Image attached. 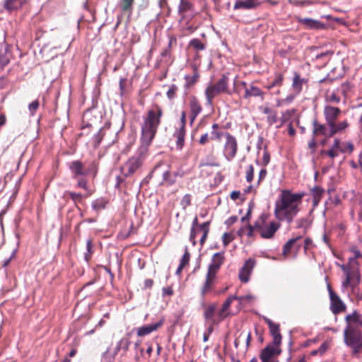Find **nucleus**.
Listing matches in <instances>:
<instances>
[{
    "instance_id": "6",
    "label": "nucleus",
    "mask_w": 362,
    "mask_h": 362,
    "mask_svg": "<svg viewBox=\"0 0 362 362\" xmlns=\"http://www.w3.org/2000/svg\"><path fill=\"white\" fill-rule=\"evenodd\" d=\"M344 342L347 346H356L362 343L361 333L359 330L349 325L344 331Z\"/></svg>"
},
{
    "instance_id": "62",
    "label": "nucleus",
    "mask_w": 362,
    "mask_h": 362,
    "mask_svg": "<svg viewBox=\"0 0 362 362\" xmlns=\"http://www.w3.org/2000/svg\"><path fill=\"white\" fill-rule=\"evenodd\" d=\"M210 139L208 133L202 134L199 140V144L201 145H205Z\"/></svg>"
},
{
    "instance_id": "14",
    "label": "nucleus",
    "mask_w": 362,
    "mask_h": 362,
    "mask_svg": "<svg viewBox=\"0 0 362 362\" xmlns=\"http://www.w3.org/2000/svg\"><path fill=\"white\" fill-rule=\"evenodd\" d=\"M330 299V309L333 314L337 315L346 309V304L341 300L337 294H332Z\"/></svg>"
},
{
    "instance_id": "48",
    "label": "nucleus",
    "mask_w": 362,
    "mask_h": 362,
    "mask_svg": "<svg viewBox=\"0 0 362 362\" xmlns=\"http://www.w3.org/2000/svg\"><path fill=\"white\" fill-rule=\"evenodd\" d=\"M254 176V168L252 165H249L246 171V180L248 182H252Z\"/></svg>"
},
{
    "instance_id": "55",
    "label": "nucleus",
    "mask_w": 362,
    "mask_h": 362,
    "mask_svg": "<svg viewBox=\"0 0 362 362\" xmlns=\"http://www.w3.org/2000/svg\"><path fill=\"white\" fill-rule=\"evenodd\" d=\"M186 125V112L185 111H182L181 112V117L179 126L177 128L185 129Z\"/></svg>"
},
{
    "instance_id": "7",
    "label": "nucleus",
    "mask_w": 362,
    "mask_h": 362,
    "mask_svg": "<svg viewBox=\"0 0 362 362\" xmlns=\"http://www.w3.org/2000/svg\"><path fill=\"white\" fill-rule=\"evenodd\" d=\"M226 143L224 144V156L228 160H231L236 155L238 151V144L235 136L226 132Z\"/></svg>"
},
{
    "instance_id": "37",
    "label": "nucleus",
    "mask_w": 362,
    "mask_h": 362,
    "mask_svg": "<svg viewBox=\"0 0 362 362\" xmlns=\"http://www.w3.org/2000/svg\"><path fill=\"white\" fill-rule=\"evenodd\" d=\"M189 45L194 49L201 51L205 49V45L199 39H193L190 41Z\"/></svg>"
},
{
    "instance_id": "27",
    "label": "nucleus",
    "mask_w": 362,
    "mask_h": 362,
    "mask_svg": "<svg viewBox=\"0 0 362 362\" xmlns=\"http://www.w3.org/2000/svg\"><path fill=\"white\" fill-rule=\"evenodd\" d=\"M345 320L348 323L354 322L362 327V315L356 310L351 314L346 315Z\"/></svg>"
},
{
    "instance_id": "11",
    "label": "nucleus",
    "mask_w": 362,
    "mask_h": 362,
    "mask_svg": "<svg viewBox=\"0 0 362 362\" xmlns=\"http://www.w3.org/2000/svg\"><path fill=\"white\" fill-rule=\"evenodd\" d=\"M264 322L267 324L269 332L272 337V344L274 345L281 344L282 336L280 333V326L279 324H276L267 317L264 318Z\"/></svg>"
},
{
    "instance_id": "39",
    "label": "nucleus",
    "mask_w": 362,
    "mask_h": 362,
    "mask_svg": "<svg viewBox=\"0 0 362 362\" xmlns=\"http://www.w3.org/2000/svg\"><path fill=\"white\" fill-rule=\"evenodd\" d=\"M178 88L176 85L172 84L168 90L167 91V97L169 100H173L175 98Z\"/></svg>"
},
{
    "instance_id": "19",
    "label": "nucleus",
    "mask_w": 362,
    "mask_h": 362,
    "mask_svg": "<svg viewBox=\"0 0 362 362\" xmlns=\"http://www.w3.org/2000/svg\"><path fill=\"white\" fill-rule=\"evenodd\" d=\"M260 5L259 0H237L234 6V10L245 9L250 10L254 9Z\"/></svg>"
},
{
    "instance_id": "35",
    "label": "nucleus",
    "mask_w": 362,
    "mask_h": 362,
    "mask_svg": "<svg viewBox=\"0 0 362 362\" xmlns=\"http://www.w3.org/2000/svg\"><path fill=\"white\" fill-rule=\"evenodd\" d=\"M199 74L197 70H194V74L192 76H186L185 77L186 81V86L189 87L194 85L198 80Z\"/></svg>"
},
{
    "instance_id": "24",
    "label": "nucleus",
    "mask_w": 362,
    "mask_h": 362,
    "mask_svg": "<svg viewBox=\"0 0 362 362\" xmlns=\"http://www.w3.org/2000/svg\"><path fill=\"white\" fill-rule=\"evenodd\" d=\"M225 134L226 132L220 129L219 125L215 123L211 127L210 139L220 141L222 137L225 136Z\"/></svg>"
},
{
    "instance_id": "36",
    "label": "nucleus",
    "mask_w": 362,
    "mask_h": 362,
    "mask_svg": "<svg viewBox=\"0 0 362 362\" xmlns=\"http://www.w3.org/2000/svg\"><path fill=\"white\" fill-rule=\"evenodd\" d=\"M77 187L85 189L87 192V194L85 197H88L92 194V191L88 186L87 180L83 178H80L78 180Z\"/></svg>"
},
{
    "instance_id": "29",
    "label": "nucleus",
    "mask_w": 362,
    "mask_h": 362,
    "mask_svg": "<svg viewBox=\"0 0 362 362\" xmlns=\"http://www.w3.org/2000/svg\"><path fill=\"white\" fill-rule=\"evenodd\" d=\"M21 7L19 0H5L4 8L8 12H11Z\"/></svg>"
},
{
    "instance_id": "46",
    "label": "nucleus",
    "mask_w": 362,
    "mask_h": 362,
    "mask_svg": "<svg viewBox=\"0 0 362 362\" xmlns=\"http://www.w3.org/2000/svg\"><path fill=\"white\" fill-rule=\"evenodd\" d=\"M349 126V124L346 120L339 122V123L335 122V127L338 132H341L346 129Z\"/></svg>"
},
{
    "instance_id": "50",
    "label": "nucleus",
    "mask_w": 362,
    "mask_h": 362,
    "mask_svg": "<svg viewBox=\"0 0 362 362\" xmlns=\"http://www.w3.org/2000/svg\"><path fill=\"white\" fill-rule=\"evenodd\" d=\"M115 356L109 353V349L103 354V359L105 362H112Z\"/></svg>"
},
{
    "instance_id": "18",
    "label": "nucleus",
    "mask_w": 362,
    "mask_h": 362,
    "mask_svg": "<svg viewBox=\"0 0 362 362\" xmlns=\"http://www.w3.org/2000/svg\"><path fill=\"white\" fill-rule=\"evenodd\" d=\"M298 22L308 29L320 30L325 28L322 22L309 18H298Z\"/></svg>"
},
{
    "instance_id": "63",
    "label": "nucleus",
    "mask_w": 362,
    "mask_h": 362,
    "mask_svg": "<svg viewBox=\"0 0 362 362\" xmlns=\"http://www.w3.org/2000/svg\"><path fill=\"white\" fill-rule=\"evenodd\" d=\"M329 346V344L328 341H325L324 343H322L318 349L320 351V355L323 354L328 349Z\"/></svg>"
},
{
    "instance_id": "47",
    "label": "nucleus",
    "mask_w": 362,
    "mask_h": 362,
    "mask_svg": "<svg viewBox=\"0 0 362 362\" xmlns=\"http://www.w3.org/2000/svg\"><path fill=\"white\" fill-rule=\"evenodd\" d=\"M67 194L70 197V198L74 202H80L83 198V195L80 193H76L74 192H67Z\"/></svg>"
},
{
    "instance_id": "2",
    "label": "nucleus",
    "mask_w": 362,
    "mask_h": 362,
    "mask_svg": "<svg viewBox=\"0 0 362 362\" xmlns=\"http://www.w3.org/2000/svg\"><path fill=\"white\" fill-rule=\"evenodd\" d=\"M303 192L293 193L291 190L284 189L275 202L274 214L281 222L290 225L301 210Z\"/></svg>"
},
{
    "instance_id": "25",
    "label": "nucleus",
    "mask_w": 362,
    "mask_h": 362,
    "mask_svg": "<svg viewBox=\"0 0 362 362\" xmlns=\"http://www.w3.org/2000/svg\"><path fill=\"white\" fill-rule=\"evenodd\" d=\"M295 223L296 228H303L305 233L311 224V220L309 216L300 217L295 221Z\"/></svg>"
},
{
    "instance_id": "33",
    "label": "nucleus",
    "mask_w": 362,
    "mask_h": 362,
    "mask_svg": "<svg viewBox=\"0 0 362 362\" xmlns=\"http://www.w3.org/2000/svg\"><path fill=\"white\" fill-rule=\"evenodd\" d=\"M246 230V235L248 237L253 236L254 232L256 231V227H255L254 225L247 224L245 227H242L239 231L238 233L240 235H242L245 231Z\"/></svg>"
},
{
    "instance_id": "9",
    "label": "nucleus",
    "mask_w": 362,
    "mask_h": 362,
    "mask_svg": "<svg viewBox=\"0 0 362 362\" xmlns=\"http://www.w3.org/2000/svg\"><path fill=\"white\" fill-rule=\"evenodd\" d=\"M279 345H274L273 344H268L264 349H262L260 358L262 362H269L271 360L275 358L281 353V349Z\"/></svg>"
},
{
    "instance_id": "51",
    "label": "nucleus",
    "mask_w": 362,
    "mask_h": 362,
    "mask_svg": "<svg viewBox=\"0 0 362 362\" xmlns=\"http://www.w3.org/2000/svg\"><path fill=\"white\" fill-rule=\"evenodd\" d=\"M233 238L231 234L225 233L222 237L223 245L227 246L233 240Z\"/></svg>"
},
{
    "instance_id": "58",
    "label": "nucleus",
    "mask_w": 362,
    "mask_h": 362,
    "mask_svg": "<svg viewBox=\"0 0 362 362\" xmlns=\"http://www.w3.org/2000/svg\"><path fill=\"white\" fill-rule=\"evenodd\" d=\"M102 129H100L98 132V134L95 136L94 138V141H93V143H94V146L95 147H97L100 143V141L103 138V134H102Z\"/></svg>"
},
{
    "instance_id": "13",
    "label": "nucleus",
    "mask_w": 362,
    "mask_h": 362,
    "mask_svg": "<svg viewBox=\"0 0 362 362\" xmlns=\"http://www.w3.org/2000/svg\"><path fill=\"white\" fill-rule=\"evenodd\" d=\"M163 165H156L151 173V177H158L161 175L163 178L161 184L166 183L168 185H172L174 183L175 180L171 179L170 171L166 169H163Z\"/></svg>"
},
{
    "instance_id": "12",
    "label": "nucleus",
    "mask_w": 362,
    "mask_h": 362,
    "mask_svg": "<svg viewBox=\"0 0 362 362\" xmlns=\"http://www.w3.org/2000/svg\"><path fill=\"white\" fill-rule=\"evenodd\" d=\"M256 261L255 259L250 258L246 260L240 270L239 278L243 282H247L250 279V276L255 267Z\"/></svg>"
},
{
    "instance_id": "3",
    "label": "nucleus",
    "mask_w": 362,
    "mask_h": 362,
    "mask_svg": "<svg viewBox=\"0 0 362 362\" xmlns=\"http://www.w3.org/2000/svg\"><path fill=\"white\" fill-rule=\"evenodd\" d=\"M281 224L276 221H269L265 214H262L255 223L256 231L261 237L265 239L273 238L275 233L279 229Z\"/></svg>"
},
{
    "instance_id": "23",
    "label": "nucleus",
    "mask_w": 362,
    "mask_h": 362,
    "mask_svg": "<svg viewBox=\"0 0 362 362\" xmlns=\"http://www.w3.org/2000/svg\"><path fill=\"white\" fill-rule=\"evenodd\" d=\"M236 300V296H229L223 303L221 309L219 310L218 315L220 317V320H223L228 315V309L232 303V302Z\"/></svg>"
},
{
    "instance_id": "42",
    "label": "nucleus",
    "mask_w": 362,
    "mask_h": 362,
    "mask_svg": "<svg viewBox=\"0 0 362 362\" xmlns=\"http://www.w3.org/2000/svg\"><path fill=\"white\" fill-rule=\"evenodd\" d=\"M254 299H255V297L251 294H247V295L242 296H236V300H238L240 303H250L252 300H253Z\"/></svg>"
},
{
    "instance_id": "20",
    "label": "nucleus",
    "mask_w": 362,
    "mask_h": 362,
    "mask_svg": "<svg viewBox=\"0 0 362 362\" xmlns=\"http://www.w3.org/2000/svg\"><path fill=\"white\" fill-rule=\"evenodd\" d=\"M162 323L160 322L154 324L142 326L138 329L137 335L139 337H144L147 334H149L150 333L156 330L159 327H160Z\"/></svg>"
},
{
    "instance_id": "64",
    "label": "nucleus",
    "mask_w": 362,
    "mask_h": 362,
    "mask_svg": "<svg viewBox=\"0 0 362 362\" xmlns=\"http://www.w3.org/2000/svg\"><path fill=\"white\" fill-rule=\"evenodd\" d=\"M163 296H172L173 294V290L171 287H163L162 289Z\"/></svg>"
},
{
    "instance_id": "30",
    "label": "nucleus",
    "mask_w": 362,
    "mask_h": 362,
    "mask_svg": "<svg viewBox=\"0 0 362 362\" xmlns=\"http://www.w3.org/2000/svg\"><path fill=\"white\" fill-rule=\"evenodd\" d=\"M313 135L314 136L322 134V135H327V128L324 124H321L317 123L316 120L313 121Z\"/></svg>"
},
{
    "instance_id": "21",
    "label": "nucleus",
    "mask_w": 362,
    "mask_h": 362,
    "mask_svg": "<svg viewBox=\"0 0 362 362\" xmlns=\"http://www.w3.org/2000/svg\"><path fill=\"white\" fill-rule=\"evenodd\" d=\"M307 80L305 78H301L300 76L295 73L292 82V88L296 94H298L301 92L303 88V85L306 83Z\"/></svg>"
},
{
    "instance_id": "60",
    "label": "nucleus",
    "mask_w": 362,
    "mask_h": 362,
    "mask_svg": "<svg viewBox=\"0 0 362 362\" xmlns=\"http://www.w3.org/2000/svg\"><path fill=\"white\" fill-rule=\"evenodd\" d=\"M199 231H202L203 233H209V222L206 221L202 223L199 228H197Z\"/></svg>"
},
{
    "instance_id": "57",
    "label": "nucleus",
    "mask_w": 362,
    "mask_h": 362,
    "mask_svg": "<svg viewBox=\"0 0 362 362\" xmlns=\"http://www.w3.org/2000/svg\"><path fill=\"white\" fill-rule=\"evenodd\" d=\"M327 125L329 127V133L328 134H327L326 136L332 137L334 134L339 133L335 127V123H329L327 124Z\"/></svg>"
},
{
    "instance_id": "61",
    "label": "nucleus",
    "mask_w": 362,
    "mask_h": 362,
    "mask_svg": "<svg viewBox=\"0 0 362 362\" xmlns=\"http://www.w3.org/2000/svg\"><path fill=\"white\" fill-rule=\"evenodd\" d=\"M313 192L315 196V199H317L321 197L324 190L320 187H315L313 189Z\"/></svg>"
},
{
    "instance_id": "31",
    "label": "nucleus",
    "mask_w": 362,
    "mask_h": 362,
    "mask_svg": "<svg viewBox=\"0 0 362 362\" xmlns=\"http://www.w3.org/2000/svg\"><path fill=\"white\" fill-rule=\"evenodd\" d=\"M302 236L298 235L296 238L289 239L284 245L283 247V255H287L290 253L291 248L294 245V244L300 239H301Z\"/></svg>"
},
{
    "instance_id": "17",
    "label": "nucleus",
    "mask_w": 362,
    "mask_h": 362,
    "mask_svg": "<svg viewBox=\"0 0 362 362\" xmlns=\"http://www.w3.org/2000/svg\"><path fill=\"white\" fill-rule=\"evenodd\" d=\"M341 110L339 107L331 105H326L324 109V115L327 124L335 123L337 119L341 114Z\"/></svg>"
},
{
    "instance_id": "41",
    "label": "nucleus",
    "mask_w": 362,
    "mask_h": 362,
    "mask_svg": "<svg viewBox=\"0 0 362 362\" xmlns=\"http://www.w3.org/2000/svg\"><path fill=\"white\" fill-rule=\"evenodd\" d=\"M192 8V4L185 0H181L180 4L179 6V11L180 13L190 10Z\"/></svg>"
},
{
    "instance_id": "26",
    "label": "nucleus",
    "mask_w": 362,
    "mask_h": 362,
    "mask_svg": "<svg viewBox=\"0 0 362 362\" xmlns=\"http://www.w3.org/2000/svg\"><path fill=\"white\" fill-rule=\"evenodd\" d=\"M325 101L329 103L338 104L340 102V97L335 90H327L325 95Z\"/></svg>"
},
{
    "instance_id": "52",
    "label": "nucleus",
    "mask_w": 362,
    "mask_h": 362,
    "mask_svg": "<svg viewBox=\"0 0 362 362\" xmlns=\"http://www.w3.org/2000/svg\"><path fill=\"white\" fill-rule=\"evenodd\" d=\"M199 232V231L197 228H194V227H192L190 236H189V240L192 242V243L194 245L196 244V237Z\"/></svg>"
},
{
    "instance_id": "32",
    "label": "nucleus",
    "mask_w": 362,
    "mask_h": 362,
    "mask_svg": "<svg viewBox=\"0 0 362 362\" xmlns=\"http://www.w3.org/2000/svg\"><path fill=\"white\" fill-rule=\"evenodd\" d=\"M216 311V305H211L209 307H207L204 311V318L206 321H211L213 323H217V322L215 320V319L213 318L214 313Z\"/></svg>"
},
{
    "instance_id": "8",
    "label": "nucleus",
    "mask_w": 362,
    "mask_h": 362,
    "mask_svg": "<svg viewBox=\"0 0 362 362\" xmlns=\"http://www.w3.org/2000/svg\"><path fill=\"white\" fill-rule=\"evenodd\" d=\"M342 269L346 274V278L341 284L342 288H346L348 286H351L352 289H354L360 282L359 274L356 271H352L344 266L342 267Z\"/></svg>"
},
{
    "instance_id": "45",
    "label": "nucleus",
    "mask_w": 362,
    "mask_h": 362,
    "mask_svg": "<svg viewBox=\"0 0 362 362\" xmlns=\"http://www.w3.org/2000/svg\"><path fill=\"white\" fill-rule=\"evenodd\" d=\"M40 105L39 101L37 100L33 101L28 105V109L31 115H34L37 110L38 109Z\"/></svg>"
},
{
    "instance_id": "38",
    "label": "nucleus",
    "mask_w": 362,
    "mask_h": 362,
    "mask_svg": "<svg viewBox=\"0 0 362 362\" xmlns=\"http://www.w3.org/2000/svg\"><path fill=\"white\" fill-rule=\"evenodd\" d=\"M216 276H209V274H206V279L202 288V294L204 295L210 288Z\"/></svg>"
},
{
    "instance_id": "15",
    "label": "nucleus",
    "mask_w": 362,
    "mask_h": 362,
    "mask_svg": "<svg viewBox=\"0 0 362 362\" xmlns=\"http://www.w3.org/2000/svg\"><path fill=\"white\" fill-rule=\"evenodd\" d=\"M240 84L245 88V94L243 95L244 98L248 99L251 97H261L262 99H263L264 93L258 87L253 84L247 86V84L244 81L240 82Z\"/></svg>"
},
{
    "instance_id": "34",
    "label": "nucleus",
    "mask_w": 362,
    "mask_h": 362,
    "mask_svg": "<svg viewBox=\"0 0 362 362\" xmlns=\"http://www.w3.org/2000/svg\"><path fill=\"white\" fill-rule=\"evenodd\" d=\"M134 1V0H120L119 6L123 11L131 12Z\"/></svg>"
},
{
    "instance_id": "43",
    "label": "nucleus",
    "mask_w": 362,
    "mask_h": 362,
    "mask_svg": "<svg viewBox=\"0 0 362 362\" xmlns=\"http://www.w3.org/2000/svg\"><path fill=\"white\" fill-rule=\"evenodd\" d=\"M9 57L6 54L0 53V71L9 63Z\"/></svg>"
},
{
    "instance_id": "22",
    "label": "nucleus",
    "mask_w": 362,
    "mask_h": 362,
    "mask_svg": "<svg viewBox=\"0 0 362 362\" xmlns=\"http://www.w3.org/2000/svg\"><path fill=\"white\" fill-rule=\"evenodd\" d=\"M185 129L177 128L173 134V137L176 139V147L181 150L185 144Z\"/></svg>"
},
{
    "instance_id": "59",
    "label": "nucleus",
    "mask_w": 362,
    "mask_h": 362,
    "mask_svg": "<svg viewBox=\"0 0 362 362\" xmlns=\"http://www.w3.org/2000/svg\"><path fill=\"white\" fill-rule=\"evenodd\" d=\"M332 148L339 150V151H341V153L346 152V149L340 147V140L339 139H334Z\"/></svg>"
},
{
    "instance_id": "4",
    "label": "nucleus",
    "mask_w": 362,
    "mask_h": 362,
    "mask_svg": "<svg viewBox=\"0 0 362 362\" xmlns=\"http://www.w3.org/2000/svg\"><path fill=\"white\" fill-rule=\"evenodd\" d=\"M228 77L223 75L216 83H211L205 90V95L208 105H211L213 100L221 93L230 94L228 91Z\"/></svg>"
},
{
    "instance_id": "44",
    "label": "nucleus",
    "mask_w": 362,
    "mask_h": 362,
    "mask_svg": "<svg viewBox=\"0 0 362 362\" xmlns=\"http://www.w3.org/2000/svg\"><path fill=\"white\" fill-rule=\"evenodd\" d=\"M120 347H121V349H123L124 351H127L129 349V346L130 345V341L128 338L127 337H123L119 341H118Z\"/></svg>"
},
{
    "instance_id": "56",
    "label": "nucleus",
    "mask_w": 362,
    "mask_h": 362,
    "mask_svg": "<svg viewBox=\"0 0 362 362\" xmlns=\"http://www.w3.org/2000/svg\"><path fill=\"white\" fill-rule=\"evenodd\" d=\"M284 80V76L281 74H276L274 80L272 81L273 85H276V86H280L282 84Z\"/></svg>"
},
{
    "instance_id": "53",
    "label": "nucleus",
    "mask_w": 362,
    "mask_h": 362,
    "mask_svg": "<svg viewBox=\"0 0 362 362\" xmlns=\"http://www.w3.org/2000/svg\"><path fill=\"white\" fill-rule=\"evenodd\" d=\"M339 150H337V149H334V148H330L329 150L325 151H321V153H326L328 156H329L330 158H333L336 156H338V152H339Z\"/></svg>"
},
{
    "instance_id": "49",
    "label": "nucleus",
    "mask_w": 362,
    "mask_h": 362,
    "mask_svg": "<svg viewBox=\"0 0 362 362\" xmlns=\"http://www.w3.org/2000/svg\"><path fill=\"white\" fill-rule=\"evenodd\" d=\"M180 204H181L182 206L183 207V209H186L191 204V195L185 194L182 197Z\"/></svg>"
},
{
    "instance_id": "28",
    "label": "nucleus",
    "mask_w": 362,
    "mask_h": 362,
    "mask_svg": "<svg viewBox=\"0 0 362 362\" xmlns=\"http://www.w3.org/2000/svg\"><path fill=\"white\" fill-rule=\"evenodd\" d=\"M262 112L267 115V121L269 124H273L277 122L276 112L272 110L270 107H264L262 108Z\"/></svg>"
},
{
    "instance_id": "1",
    "label": "nucleus",
    "mask_w": 362,
    "mask_h": 362,
    "mask_svg": "<svg viewBox=\"0 0 362 362\" xmlns=\"http://www.w3.org/2000/svg\"><path fill=\"white\" fill-rule=\"evenodd\" d=\"M163 115V108L158 104H153L143 117L141 146L136 154L129 158L121 167L122 173L125 177L132 175L141 167L148 156V146L154 139L158 128L161 123Z\"/></svg>"
},
{
    "instance_id": "16",
    "label": "nucleus",
    "mask_w": 362,
    "mask_h": 362,
    "mask_svg": "<svg viewBox=\"0 0 362 362\" xmlns=\"http://www.w3.org/2000/svg\"><path fill=\"white\" fill-rule=\"evenodd\" d=\"M189 107L190 110V120L191 123H192L196 117L201 113L202 111V105L198 100V99L194 96H191L189 100Z\"/></svg>"
},
{
    "instance_id": "54",
    "label": "nucleus",
    "mask_w": 362,
    "mask_h": 362,
    "mask_svg": "<svg viewBox=\"0 0 362 362\" xmlns=\"http://www.w3.org/2000/svg\"><path fill=\"white\" fill-rule=\"evenodd\" d=\"M189 253L188 252L187 250H186L182 259H180V264H181V266L185 267V265H187L189 263Z\"/></svg>"
},
{
    "instance_id": "10",
    "label": "nucleus",
    "mask_w": 362,
    "mask_h": 362,
    "mask_svg": "<svg viewBox=\"0 0 362 362\" xmlns=\"http://www.w3.org/2000/svg\"><path fill=\"white\" fill-rule=\"evenodd\" d=\"M225 260L224 252H220L215 253L212 258L211 262L208 267L207 274L209 276H216V273L223 264Z\"/></svg>"
},
{
    "instance_id": "5",
    "label": "nucleus",
    "mask_w": 362,
    "mask_h": 362,
    "mask_svg": "<svg viewBox=\"0 0 362 362\" xmlns=\"http://www.w3.org/2000/svg\"><path fill=\"white\" fill-rule=\"evenodd\" d=\"M69 170L71 172L73 178H78L79 176L88 175L91 172L96 173L95 165L91 163L88 168L80 160H73L68 163Z\"/></svg>"
},
{
    "instance_id": "40",
    "label": "nucleus",
    "mask_w": 362,
    "mask_h": 362,
    "mask_svg": "<svg viewBox=\"0 0 362 362\" xmlns=\"http://www.w3.org/2000/svg\"><path fill=\"white\" fill-rule=\"evenodd\" d=\"M86 250H87V252L85 254V259L86 260V262H88L90 259L91 255L93 253L92 240L90 239H88L86 241Z\"/></svg>"
}]
</instances>
